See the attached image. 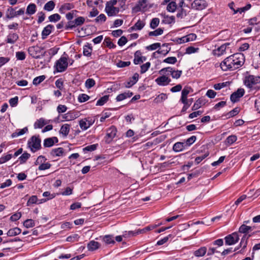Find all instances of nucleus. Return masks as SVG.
Here are the masks:
<instances>
[{
  "label": "nucleus",
  "instance_id": "38",
  "mask_svg": "<svg viewBox=\"0 0 260 260\" xmlns=\"http://www.w3.org/2000/svg\"><path fill=\"white\" fill-rule=\"evenodd\" d=\"M74 8V5L70 3H66L62 5L59 8V12L64 13L65 11L70 10Z\"/></svg>",
  "mask_w": 260,
  "mask_h": 260
},
{
  "label": "nucleus",
  "instance_id": "30",
  "mask_svg": "<svg viewBox=\"0 0 260 260\" xmlns=\"http://www.w3.org/2000/svg\"><path fill=\"white\" fill-rule=\"evenodd\" d=\"M37 11V6L34 3L29 4L26 10V13L29 15H32L34 14Z\"/></svg>",
  "mask_w": 260,
  "mask_h": 260
},
{
  "label": "nucleus",
  "instance_id": "43",
  "mask_svg": "<svg viewBox=\"0 0 260 260\" xmlns=\"http://www.w3.org/2000/svg\"><path fill=\"white\" fill-rule=\"evenodd\" d=\"M95 84V82L94 80L92 78L87 79L85 83V87L87 89H90L91 87H93Z\"/></svg>",
  "mask_w": 260,
  "mask_h": 260
},
{
  "label": "nucleus",
  "instance_id": "21",
  "mask_svg": "<svg viewBox=\"0 0 260 260\" xmlns=\"http://www.w3.org/2000/svg\"><path fill=\"white\" fill-rule=\"evenodd\" d=\"M145 25V21L139 19L133 26L131 27L129 31L140 30Z\"/></svg>",
  "mask_w": 260,
  "mask_h": 260
},
{
  "label": "nucleus",
  "instance_id": "55",
  "mask_svg": "<svg viewBox=\"0 0 260 260\" xmlns=\"http://www.w3.org/2000/svg\"><path fill=\"white\" fill-rule=\"evenodd\" d=\"M45 76L44 75L40 76L37 77H36L33 80V84L36 85H38L40 83H41L43 81H44L45 80Z\"/></svg>",
  "mask_w": 260,
  "mask_h": 260
},
{
  "label": "nucleus",
  "instance_id": "37",
  "mask_svg": "<svg viewBox=\"0 0 260 260\" xmlns=\"http://www.w3.org/2000/svg\"><path fill=\"white\" fill-rule=\"evenodd\" d=\"M142 57L141 56V52L137 51L135 53V58L134 59V62L135 64H138L143 62Z\"/></svg>",
  "mask_w": 260,
  "mask_h": 260
},
{
  "label": "nucleus",
  "instance_id": "19",
  "mask_svg": "<svg viewBox=\"0 0 260 260\" xmlns=\"http://www.w3.org/2000/svg\"><path fill=\"white\" fill-rule=\"evenodd\" d=\"M139 75L138 73H135L133 76L129 78V80L124 83L125 87L130 88L135 84L138 81Z\"/></svg>",
  "mask_w": 260,
  "mask_h": 260
},
{
  "label": "nucleus",
  "instance_id": "9",
  "mask_svg": "<svg viewBox=\"0 0 260 260\" xmlns=\"http://www.w3.org/2000/svg\"><path fill=\"white\" fill-rule=\"evenodd\" d=\"M28 52L32 57L39 58L43 54V49L38 46H31L29 47Z\"/></svg>",
  "mask_w": 260,
  "mask_h": 260
},
{
  "label": "nucleus",
  "instance_id": "45",
  "mask_svg": "<svg viewBox=\"0 0 260 260\" xmlns=\"http://www.w3.org/2000/svg\"><path fill=\"white\" fill-rule=\"evenodd\" d=\"M104 45L109 47V48H114L116 47V45H114L111 41V39L109 37L105 38L104 41Z\"/></svg>",
  "mask_w": 260,
  "mask_h": 260
},
{
  "label": "nucleus",
  "instance_id": "36",
  "mask_svg": "<svg viewBox=\"0 0 260 260\" xmlns=\"http://www.w3.org/2000/svg\"><path fill=\"white\" fill-rule=\"evenodd\" d=\"M21 232L20 229L18 228H14L10 229L7 232V235L10 237L15 236L20 234Z\"/></svg>",
  "mask_w": 260,
  "mask_h": 260
},
{
  "label": "nucleus",
  "instance_id": "44",
  "mask_svg": "<svg viewBox=\"0 0 260 260\" xmlns=\"http://www.w3.org/2000/svg\"><path fill=\"white\" fill-rule=\"evenodd\" d=\"M159 21H159V19L158 18H153L151 20V22L150 23V27L152 29H155L159 25Z\"/></svg>",
  "mask_w": 260,
  "mask_h": 260
},
{
  "label": "nucleus",
  "instance_id": "23",
  "mask_svg": "<svg viewBox=\"0 0 260 260\" xmlns=\"http://www.w3.org/2000/svg\"><path fill=\"white\" fill-rule=\"evenodd\" d=\"M133 95V93L132 92L127 91L118 94L116 98V100L117 102H120L127 98H131Z\"/></svg>",
  "mask_w": 260,
  "mask_h": 260
},
{
  "label": "nucleus",
  "instance_id": "26",
  "mask_svg": "<svg viewBox=\"0 0 260 260\" xmlns=\"http://www.w3.org/2000/svg\"><path fill=\"white\" fill-rule=\"evenodd\" d=\"M92 47L90 44L87 43L83 46V54L84 56L89 57L91 55Z\"/></svg>",
  "mask_w": 260,
  "mask_h": 260
},
{
  "label": "nucleus",
  "instance_id": "31",
  "mask_svg": "<svg viewBox=\"0 0 260 260\" xmlns=\"http://www.w3.org/2000/svg\"><path fill=\"white\" fill-rule=\"evenodd\" d=\"M100 246L98 242L92 240L87 245V248L89 251H94L98 249Z\"/></svg>",
  "mask_w": 260,
  "mask_h": 260
},
{
  "label": "nucleus",
  "instance_id": "10",
  "mask_svg": "<svg viewBox=\"0 0 260 260\" xmlns=\"http://www.w3.org/2000/svg\"><path fill=\"white\" fill-rule=\"evenodd\" d=\"M147 0H140L133 8L132 10L135 13L145 12L147 7Z\"/></svg>",
  "mask_w": 260,
  "mask_h": 260
},
{
  "label": "nucleus",
  "instance_id": "62",
  "mask_svg": "<svg viewBox=\"0 0 260 260\" xmlns=\"http://www.w3.org/2000/svg\"><path fill=\"white\" fill-rule=\"evenodd\" d=\"M160 47L159 43H155L146 47V49L148 50H154Z\"/></svg>",
  "mask_w": 260,
  "mask_h": 260
},
{
  "label": "nucleus",
  "instance_id": "13",
  "mask_svg": "<svg viewBox=\"0 0 260 260\" xmlns=\"http://www.w3.org/2000/svg\"><path fill=\"white\" fill-rule=\"evenodd\" d=\"M245 93L244 89L239 88L236 91L231 95V100L232 102L235 103L239 101V99L243 96Z\"/></svg>",
  "mask_w": 260,
  "mask_h": 260
},
{
  "label": "nucleus",
  "instance_id": "7",
  "mask_svg": "<svg viewBox=\"0 0 260 260\" xmlns=\"http://www.w3.org/2000/svg\"><path fill=\"white\" fill-rule=\"evenodd\" d=\"M117 129L114 126H111L108 128L106 132V135L104 138L107 144H110L116 135Z\"/></svg>",
  "mask_w": 260,
  "mask_h": 260
},
{
  "label": "nucleus",
  "instance_id": "47",
  "mask_svg": "<svg viewBox=\"0 0 260 260\" xmlns=\"http://www.w3.org/2000/svg\"><path fill=\"white\" fill-rule=\"evenodd\" d=\"M237 140V137L235 135H231L226 139V143L228 145H231Z\"/></svg>",
  "mask_w": 260,
  "mask_h": 260
},
{
  "label": "nucleus",
  "instance_id": "4",
  "mask_svg": "<svg viewBox=\"0 0 260 260\" xmlns=\"http://www.w3.org/2000/svg\"><path fill=\"white\" fill-rule=\"evenodd\" d=\"M68 58L67 55H62L56 61L54 67L57 72H63L67 69L68 66Z\"/></svg>",
  "mask_w": 260,
  "mask_h": 260
},
{
  "label": "nucleus",
  "instance_id": "33",
  "mask_svg": "<svg viewBox=\"0 0 260 260\" xmlns=\"http://www.w3.org/2000/svg\"><path fill=\"white\" fill-rule=\"evenodd\" d=\"M252 230L253 229L251 226H247L245 224H243L240 226L239 232L241 233L244 234L245 235H246V234L248 233L249 232L252 231Z\"/></svg>",
  "mask_w": 260,
  "mask_h": 260
},
{
  "label": "nucleus",
  "instance_id": "27",
  "mask_svg": "<svg viewBox=\"0 0 260 260\" xmlns=\"http://www.w3.org/2000/svg\"><path fill=\"white\" fill-rule=\"evenodd\" d=\"M70 127L71 125L69 124H63L60 129L59 133L64 137L67 136L70 132Z\"/></svg>",
  "mask_w": 260,
  "mask_h": 260
},
{
  "label": "nucleus",
  "instance_id": "8",
  "mask_svg": "<svg viewBox=\"0 0 260 260\" xmlns=\"http://www.w3.org/2000/svg\"><path fill=\"white\" fill-rule=\"evenodd\" d=\"M95 119L92 117H88L82 119L79 121V125L81 129L83 131L87 129L94 122Z\"/></svg>",
  "mask_w": 260,
  "mask_h": 260
},
{
  "label": "nucleus",
  "instance_id": "18",
  "mask_svg": "<svg viewBox=\"0 0 260 260\" xmlns=\"http://www.w3.org/2000/svg\"><path fill=\"white\" fill-rule=\"evenodd\" d=\"M230 45L229 43H225L222 44L216 49L214 50V54L218 56L223 55L227 49V47Z\"/></svg>",
  "mask_w": 260,
  "mask_h": 260
},
{
  "label": "nucleus",
  "instance_id": "17",
  "mask_svg": "<svg viewBox=\"0 0 260 260\" xmlns=\"http://www.w3.org/2000/svg\"><path fill=\"white\" fill-rule=\"evenodd\" d=\"M58 142V138L56 137L48 138L44 140L43 145L45 147H50L54 145L55 143Z\"/></svg>",
  "mask_w": 260,
  "mask_h": 260
},
{
  "label": "nucleus",
  "instance_id": "25",
  "mask_svg": "<svg viewBox=\"0 0 260 260\" xmlns=\"http://www.w3.org/2000/svg\"><path fill=\"white\" fill-rule=\"evenodd\" d=\"M185 147L186 146L184 143L178 142L174 144L173 150L176 152H178L183 151Z\"/></svg>",
  "mask_w": 260,
  "mask_h": 260
},
{
  "label": "nucleus",
  "instance_id": "58",
  "mask_svg": "<svg viewBox=\"0 0 260 260\" xmlns=\"http://www.w3.org/2000/svg\"><path fill=\"white\" fill-rule=\"evenodd\" d=\"M182 73V71L174 70L171 75L173 78L177 79L180 77Z\"/></svg>",
  "mask_w": 260,
  "mask_h": 260
},
{
  "label": "nucleus",
  "instance_id": "35",
  "mask_svg": "<svg viewBox=\"0 0 260 260\" xmlns=\"http://www.w3.org/2000/svg\"><path fill=\"white\" fill-rule=\"evenodd\" d=\"M28 132L27 127H25L22 129H17L15 132L12 134V138H16L18 136H21Z\"/></svg>",
  "mask_w": 260,
  "mask_h": 260
},
{
  "label": "nucleus",
  "instance_id": "49",
  "mask_svg": "<svg viewBox=\"0 0 260 260\" xmlns=\"http://www.w3.org/2000/svg\"><path fill=\"white\" fill-rule=\"evenodd\" d=\"M197 140V137L195 136H192L190 138H188L184 142L186 147L190 146L192 145Z\"/></svg>",
  "mask_w": 260,
  "mask_h": 260
},
{
  "label": "nucleus",
  "instance_id": "12",
  "mask_svg": "<svg viewBox=\"0 0 260 260\" xmlns=\"http://www.w3.org/2000/svg\"><path fill=\"white\" fill-rule=\"evenodd\" d=\"M207 6V3L204 0H195L191 4V8L198 10H203L206 8Z\"/></svg>",
  "mask_w": 260,
  "mask_h": 260
},
{
  "label": "nucleus",
  "instance_id": "11",
  "mask_svg": "<svg viewBox=\"0 0 260 260\" xmlns=\"http://www.w3.org/2000/svg\"><path fill=\"white\" fill-rule=\"evenodd\" d=\"M224 239L225 244L232 245L236 244L239 241V237L237 233L234 232L226 236Z\"/></svg>",
  "mask_w": 260,
  "mask_h": 260
},
{
  "label": "nucleus",
  "instance_id": "29",
  "mask_svg": "<svg viewBox=\"0 0 260 260\" xmlns=\"http://www.w3.org/2000/svg\"><path fill=\"white\" fill-rule=\"evenodd\" d=\"M207 252V248L205 246L200 247L193 252V255L196 257H202L204 256Z\"/></svg>",
  "mask_w": 260,
  "mask_h": 260
},
{
  "label": "nucleus",
  "instance_id": "52",
  "mask_svg": "<svg viewBox=\"0 0 260 260\" xmlns=\"http://www.w3.org/2000/svg\"><path fill=\"white\" fill-rule=\"evenodd\" d=\"M23 225L26 228H31L35 226V222L32 219H26L24 221Z\"/></svg>",
  "mask_w": 260,
  "mask_h": 260
},
{
  "label": "nucleus",
  "instance_id": "56",
  "mask_svg": "<svg viewBox=\"0 0 260 260\" xmlns=\"http://www.w3.org/2000/svg\"><path fill=\"white\" fill-rule=\"evenodd\" d=\"M209 154V152L207 151L205 152V153L202 155L198 157H197L195 159V162L197 164H199L200 162H201L204 158H205L206 157H207Z\"/></svg>",
  "mask_w": 260,
  "mask_h": 260
},
{
  "label": "nucleus",
  "instance_id": "40",
  "mask_svg": "<svg viewBox=\"0 0 260 260\" xmlns=\"http://www.w3.org/2000/svg\"><path fill=\"white\" fill-rule=\"evenodd\" d=\"M204 104L203 100L199 99L197 100L192 107V110L195 111L201 108Z\"/></svg>",
  "mask_w": 260,
  "mask_h": 260
},
{
  "label": "nucleus",
  "instance_id": "16",
  "mask_svg": "<svg viewBox=\"0 0 260 260\" xmlns=\"http://www.w3.org/2000/svg\"><path fill=\"white\" fill-rule=\"evenodd\" d=\"M171 81V79L165 76L159 77L155 79L156 83L159 86L167 85L169 84Z\"/></svg>",
  "mask_w": 260,
  "mask_h": 260
},
{
  "label": "nucleus",
  "instance_id": "32",
  "mask_svg": "<svg viewBox=\"0 0 260 260\" xmlns=\"http://www.w3.org/2000/svg\"><path fill=\"white\" fill-rule=\"evenodd\" d=\"M63 149L61 147L53 149L50 152V155L52 157L60 156L63 155Z\"/></svg>",
  "mask_w": 260,
  "mask_h": 260
},
{
  "label": "nucleus",
  "instance_id": "54",
  "mask_svg": "<svg viewBox=\"0 0 260 260\" xmlns=\"http://www.w3.org/2000/svg\"><path fill=\"white\" fill-rule=\"evenodd\" d=\"M177 61V60L176 57H169L163 60V62L169 64H175Z\"/></svg>",
  "mask_w": 260,
  "mask_h": 260
},
{
  "label": "nucleus",
  "instance_id": "63",
  "mask_svg": "<svg viewBox=\"0 0 260 260\" xmlns=\"http://www.w3.org/2000/svg\"><path fill=\"white\" fill-rule=\"evenodd\" d=\"M46 160V158L45 157V156L43 155H40L38 157L37 160H36L35 164L36 165H39V166L41 164H42Z\"/></svg>",
  "mask_w": 260,
  "mask_h": 260
},
{
  "label": "nucleus",
  "instance_id": "22",
  "mask_svg": "<svg viewBox=\"0 0 260 260\" xmlns=\"http://www.w3.org/2000/svg\"><path fill=\"white\" fill-rule=\"evenodd\" d=\"M170 50L171 48L169 47V44L165 43L162 45V48L161 49H159L155 52H154L153 54H155L157 53L165 56L170 52Z\"/></svg>",
  "mask_w": 260,
  "mask_h": 260
},
{
  "label": "nucleus",
  "instance_id": "59",
  "mask_svg": "<svg viewBox=\"0 0 260 260\" xmlns=\"http://www.w3.org/2000/svg\"><path fill=\"white\" fill-rule=\"evenodd\" d=\"M12 157L11 154H8L5 156H3L0 158V164H4L9 160Z\"/></svg>",
  "mask_w": 260,
  "mask_h": 260
},
{
  "label": "nucleus",
  "instance_id": "14",
  "mask_svg": "<svg viewBox=\"0 0 260 260\" xmlns=\"http://www.w3.org/2000/svg\"><path fill=\"white\" fill-rule=\"evenodd\" d=\"M19 39V36L17 33L10 32L7 36L5 42L6 43L14 44Z\"/></svg>",
  "mask_w": 260,
  "mask_h": 260
},
{
  "label": "nucleus",
  "instance_id": "60",
  "mask_svg": "<svg viewBox=\"0 0 260 260\" xmlns=\"http://www.w3.org/2000/svg\"><path fill=\"white\" fill-rule=\"evenodd\" d=\"M68 108L66 105H59L56 109L57 112L59 114L64 113L67 110Z\"/></svg>",
  "mask_w": 260,
  "mask_h": 260
},
{
  "label": "nucleus",
  "instance_id": "39",
  "mask_svg": "<svg viewBox=\"0 0 260 260\" xmlns=\"http://www.w3.org/2000/svg\"><path fill=\"white\" fill-rule=\"evenodd\" d=\"M55 6V4L53 1H50L46 3L44 6V9L47 11H52Z\"/></svg>",
  "mask_w": 260,
  "mask_h": 260
},
{
  "label": "nucleus",
  "instance_id": "2",
  "mask_svg": "<svg viewBox=\"0 0 260 260\" xmlns=\"http://www.w3.org/2000/svg\"><path fill=\"white\" fill-rule=\"evenodd\" d=\"M117 4V1L116 0H110L107 2L105 12L109 16H116L119 12V7L115 6Z\"/></svg>",
  "mask_w": 260,
  "mask_h": 260
},
{
  "label": "nucleus",
  "instance_id": "28",
  "mask_svg": "<svg viewBox=\"0 0 260 260\" xmlns=\"http://www.w3.org/2000/svg\"><path fill=\"white\" fill-rule=\"evenodd\" d=\"M15 17V9L12 7H9L6 11V17L11 19Z\"/></svg>",
  "mask_w": 260,
  "mask_h": 260
},
{
  "label": "nucleus",
  "instance_id": "53",
  "mask_svg": "<svg viewBox=\"0 0 260 260\" xmlns=\"http://www.w3.org/2000/svg\"><path fill=\"white\" fill-rule=\"evenodd\" d=\"M90 99L89 96L87 95L86 94L82 93L79 95L78 96V101L80 103H83L87 101H88Z\"/></svg>",
  "mask_w": 260,
  "mask_h": 260
},
{
  "label": "nucleus",
  "instance_id": "34",
  "mask_svg": "<svg viewBox=\"0 0 260 260\" xmlns=\"http://www.w3.org/2000/svg\"><path fill=\"white\" fill-rule=\"evenodd\" d=\"M177 8V5L176 1H172L169 3L167 6V10L171 13H174L175 12Z\"/></svg>",
  "mask_w": 260,
  "mask_h": 260
},
{
  "label": "nucleus",
  "instance_id": "24",
  "mask_svg": "<svg viewBox=\"0 0 260 260\" xmlns=\"http://www.w3.org/2000/svg\"><path fill=\"white\" fill-rule=\"evenodd\" d=\"M62 120L61 121H70L75 119L76 118V115L72 111H69L68 113L61 115Z\"/></svg>",
  "mask_w": 260,
  "mask_h": 260
},
{
  "label": "nucleus",
  "instance_id": "46",
  "mask_svg": "<svg viewBox=\"0 0 260 260\" xmlns=\"http://www.w3.org/2000/svg\"><path fill=\"white\" fill-rule=\"evenodd\" d=\"M109 99V95H106L100 98L96 102V106H103Z\"/></svg>",
  "mask_w": 260,
  "mask_h": 260
},
{
  "label": "nucleus",
  "instance_id": "50",
  "mask_svg": "<svg viewBox=\"0 0 260 260\" xmlns=\"http://www.w3.org/2000/svg\"><path fill=\"white\" fill-rule=\"evenodd\" d=\"M61 18L60 16L58 14H54L49 16V21L55 22L59 21Z\"/></svg>",
  "mask_w": 260,
  "mask_h": 260
},
{
  "label": "nucleus",
  "instance_id": "64",
  "mask_svg": "<svg viewBox=\"0 0 260 260\" xmlns=\"http://www.w3.org/2000/svg\"><path fill=\"white\" fill-rule=\"evenodd\" d=\"M16 57L17 59L23 60L25 59L26 55L25 53L23 51H18L16 53Z\"/></svg>",
  "mask_w": 260,
  "mask_h": 260
},
{
  "label": "nucleus",
  "instance_id": "41",
  "mask_svg": "<svg viewBox=\"0 0 260 260\" xmlns=\"http://www.w3.org/2000/svg\"><path fill=\"white\" fill-rule=\"evenodd\" d=\"M104 242L107 244H113L115 243L114 237L112 235H106L103 238Z\"/></svg>",
  "mask_w": 260,
  "mask_h": 260
},
{
  "label": "nucleus",
  "instance_id": "20",
  "mask_svg": "<svg viewBox=\"0 0 260 260\" xmlns=\"http://www.w3.org/2000/svg\"><path fill=\"white\" fill-rule=\"evenodd\" d=\"M49 121L50 120H47L43 118H41L37 120V121L35 122L34 125V128H41L44 125L48 124Z\"/></svg>",
  "mask_w": 260,
  "mask_h": 260
},
{
  "label": "nucleus",
  "instance_id": "15",
  "mask_svg": "<svg viewBox=\"0 0 260 260\" xmlns=\"http://www.w3.org/2000/svg\"><path fill=\"white\" fill-rule=\"evenodd\" d=\"M54 26L52 24H48L43 29L41 36L43 40L47 38V37L51 33L54 29Z\"/></svg>",
  "mask_w": 260,
  "mask_h": 260
},
{
  "label": "nucleus",
  "instance_id": "42",
  "mask_svg": "<svg viewBox=\"0 0 260 260\" xmlns=\"http://www.w3.org/2000/svg\"><path fill=\"white\" fill-rule=\"evenodd\" d=\"M164 32V28H158L156 30L149 32V36H158L161 35Z\"/></svg>",
  "mask_w": 260,
  "mask_h": 260
},
{
  "label": "nucleus",
  "instance_id": "6",
  "mask_svg": "<svg viewBox=\"0 0 260 260\" xmlns=\"http://www.w3.org/2000/svg\"><path fill=\"white\" fill-rule=\"evenodd\" d=\"M260 83V77L253 75L246 76L244 80V84L247 87L251 88L254 85Z\"/></svg>",
  "mask_w": 260,
  "mask_h": 260
},
{
  "label": "nucleus",
  "instance_id": "51",
  "mask_svg": "<svg viewBox=\"0 0 260 260\" xmlns=\"http://www.w3.org/2000/svg\"><path fill=\"white\" fill-rule=\"evenodd\" d=\"M167 99V95L165 93H161L159 94L155 99V101L156 103H161Z\"/></svg>",
  "mask_w": 260,
  "mask_h": 260
},
{
  "label": "nucleus",
  "instance_id": "57",
  "mask_svg": "<svg viewBox=\"0 0 260 260\" xmlns=\"http://www.w3.org/2000/svg\"><path fill=\"white\" fill-rule=\"evenodd\" d=\"M51 165L49 162H44L39 166L38 169L40 171L46 170L49 169L51 167Z\"/></svg>",
  "mask_w": 260,
  "mask_h": 260
},
{
  "label": "nucleus",
  "instance_id": "61",
  "mask_svg": "<svg viewBox=\"0 0 260 260\" xmlns=\"http://www.w3.org/2000/svg\"><path fill=\"white\" fill-rule=\"evenodd\" d=\"M150 63L149 62H147L145 64H143L141 66V73L143 74L145 73L150 68Z\"/></svg>",
  "mask_w": 260,
  "mask_h": 260
},
{
  "label": "nucleus",
  "instance_id": "48",
  "mask_svg": "<svg viewBox=\"0 0 260 260\" xmlns=\"http://www.w3.org/2000/svg\"><path fill=\"white\" fill-rule=\"evenodd\" d=\"M30 154L27 152H24L19 157L20 163L23 164L30 157Z\"/></svg>",
  "mask_w": 260,
  "mask_h": 260
},
{
  "label": "nucleus",
  "instance_id": "5",
  "mask_svg": "<svg viewBox=\"0 0 260 260\" xmlns=\"http://www.w3.org/2000/svg\"><path fill=\"white\" fill-rule=\"evenodd\" d=\"M85 19L84 17L79 16L72 21H69L65 26L66 29H72L77 26H81L84 23Z\"/></svg>",
  "mask_w": 260,
  "mask_h": 260
},
{
  "label": "nucleus",
  "instance_id": "3",
  "mask_svg": "<svg viewBox=\"0 0 260 260\" xmlns=\"http://www.w3.org/2000/svg\"><path fill=\"white\" fill-rule=\"evenodd\" d=\"M41 140L39 135L33 136L28 140L27 146L31 152H35L41 148Z\"/></svg>",
  "mask_w": 260,
  "mask_h": 260
},
{
  "label": "nucleus",
  "instance_id": "1",
  "mask_svg": "<svg viewBox=\"0 0 260 260\" xmlns=\"http://www.w3.org/2000/svg\"><path fill=\"white\" fill-rule=\"evenodd\" d=\"M245 57L241 53H236L226 57L220 63L223 71L235 70L241 67L244 63Z\"/></svg>",
  "mask_w": 260,
  "mask_h": 260
}]
</instances>
